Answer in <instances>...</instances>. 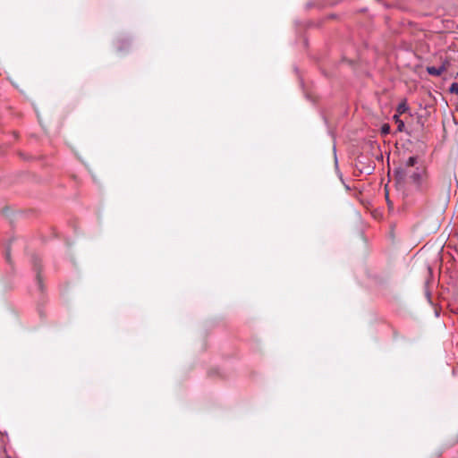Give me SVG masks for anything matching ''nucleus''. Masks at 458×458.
I'll return each instance as SVG.
<instances>
[{
    "label": "nucleus",
    "mask_w": 458,
    "mask_h": 458,
    "mask_svg": "<svg viewBox=\"0 0 458 458\" xmlns=\"http://www.w3.org/2000/svg\"><path fill=\"white\" fill-rule=\"evenodd\" d=\"M408 109H409L408 105L406 104L405 101H403L397 106V113H398L397 114H402L405 113L406 111H408Z\"/></svg>",
    "instance_id": "nucleus-6"
},
{
    "label": "nucleus",
    "mask_w": 458,
    "mask_h": 458,
    "mask_svg": "<svg viewBox=\"0 0 458 458\" xmlns=\"http://www.w3.org/2000/svg\"><path fill=\"white\" fill-rule=\"evenodd\" d=\"M449 90H450L451 93L458 94V83L457 82L453 83L450 86Z\"/></svg>",
    "instance_id": "nucleus-8"
},
{
    "label": "nucleus",
    "mask_w": 458,
    "mask_h": 458,
    "mask_svg": "<svg viewBox=\"0 0 458 458\" xmlns=\"http://www.w3.org/2000/svg\"><path fill=\"white\" fill-rule=\"evenodd\" d=\"M417 162H418V158L416 157H410L405 161V163L403 165V167H402L403 173H405L408 170L414 169Z\"/></svg>",
    "instance_id": "nucleus-4"
},
{
    "label": "nucleus",
    "mask_w": 458,
    "mask_h": 458,
    "mask_svg": "<svg viewBox=\"0 0 458 458\" xmlns=\"http://www.w3.org/2000/svg\"><path fill=\"white\" fill-rule=\"evenodd\" d=\"M315 5H316V4H315V3H314V2L310 1V2L306 3V4H305V8H306L307 10H309V9H310V8L314 7Z\"/></svg>",
    "instance_id": "nucleus-11"
},
{
    "label": "nucleus",
    "mask_w": 458,
    "mask_h": 458,
    "mask_svg": "<svg viewBox=\"0 0 458 458\" xmlns=\"http://www.w3.org/2000/svg\"><path fill=\"white\" fill-rule=\"evenodd\" d=\"M403 175L410 180L412 183L420 186L424 176V170L422 168L415 167L414 169L408 170L403 173Z\"/></svg>",
    "instance_id": "nucleus-1"
},
{
    "label": "nucleus",
    "mask_w": 458,
    "mask_h": 458,
    "mask_svg": "<svg viewBox=\"0 0 458 458\" xmlns=\"http://www.w3.org/2000/svg\"><path fill=\"white\" fill-rule=\"evenodd\" d=\"M390 131V126L387 123H385L381 127L382 134H387Z\"/></svg>",
    "instance_id": "nucleus-9"
},
{
    "label": "nucleus",
    "mask_w": 458,
    "mask_h": 458,
    "mask_svg": "<svg viewBox=\"0 0 458 458\" xmlns=\"http://www.w3.org/2000/svg\"><path fill=\"white\" fill-rule=\"evenodd\" d=\"M446 70V66L445 64H441L439 67L435 66H428L427 72L428 74L433 76H439Z\"/></svg>",
    "instance_id": "nucleus-3"
},
{
    "label": "nucleus",
    "mask_w": 458,
    "mask_h": 458,
    "mask_svg": "<svg viewBox=\"0 0 458 458\" xmlns=\"http://www.w3.org/2000/svg\"><path fill=\"white\" fill-rule=\"evenodd\" d=\"M7 458H12V457L8 456Z\"/></svg>",
    "instance_id": "nucleus-13"
},
{
    "label": "nucleus",
    "mask_w": 458,
    "mask_h": 458,
    "mask_svg": "<svg viewBox=\"0 0 458 458\" xmlns=\"http://www.w3.org/2000/svg\"><path fill=\"white\" fill-rule=\"evenodd\" d=\"M5 259L8 263L11 264V250H10V244H7L5 247Z\"/></svg>",
    "instance_id": "nucleus-7"
},
{
    "label": "nucleus",
    "mask_w": 458,
    "mask_h": 458,
    "mask_svg": "<svg viewBox=\"0 0 458 458\" xmlns=\"http://www.w3.org/2000/svg\"><path fill=\"white\" fill-rule=\"evenodd\" d=\"M360 173H365L366 174L369 175L372 174V171H370V167L369 166H366V167H362L360 169Z\"/></svg>",
    "instance_id": "nucleus-10"
},
{
    "label": "nucleus",
    "mask_w": 458,
    "mask_h": 458,
    "mask_svg": "<svg viewBox=\"0 0 458 458\" xmlns=\"http://www.w3.org/2000/svg\"><path fill=\"white\" fill-rule=\"evenodd\" d=\"M39 262H40V259L38 257H37V256L32 257V263H33L34 268L36 270L38 269V267L39 265ZM36 280H37V285H38V290L43 291V283H42V278L39 274V271H37Z\"/></svg>",
    "instance_id": "nucleus-2"
},
{
    "label": "nucleus",
    "mask_w": 458,
    "mask_h": 458,
    "mask_svg": "<svg viewBox=\"0 0 458 458\" xmlns=\"http://www.w3.org/2000/svg\"><path fill=\"white\" fill-rule=\"evenodd\" d=\"M393 119L394 120V122H395V123H396V124H397V130H398L399 131H404V127H405V125H404L403 121V120H401V119L399 118V114H394V115L393 116Z\"/></svg>",
    "instance_id": "nucleus-5"
},
{
    "label": "nucleus",
    "mask_w": 458,
    "mask_h": 458,
    "mask_svg": "<svg viewBox=\"0 0 458 458\" xmlns=\"http://www.w3.org/2000/svg\"><path fill=\"white\" fill-rule=\"evenodd\" d=\"M377 159H381V160H382V159H383V156H382V155H380V156H379V157H377Z\"/></svg>",
    "instance_id": "nucleus-12"
}]
</instances>
